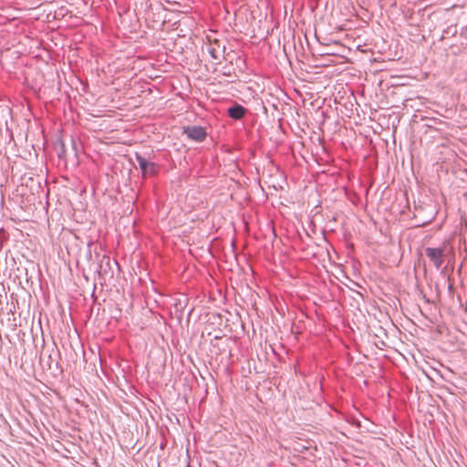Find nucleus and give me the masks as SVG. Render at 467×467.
<instances>
[{
  "label": "nucleus",
  "instance_id": "nucleus-7",
  "mask_svg": "<svg viewBox=\"0 0 467 467\" xmlns=\"http://www.w3.org/2000/svg\"><path fill=\"white\" fill-rule=\"evenodd\" d=\"M186 467H192L190 464H188Z\"/></svg>",
  "mask_w": 467,
  "mask_h": 467
},
{
  "label": "nucleus",
  "instance_id": "nucleus-2",
  "mask_svg": "<svg viewBox=\"0 0 467 467\" xmlns=\"http://www.w3.org/2000/svg\"><path fill=\"white\" fill-rule=\"evenodd\" d=\"M426 256L432 262L436 269H440L444 261V249L441 247H427Z\"/></svg>",
  "mask_w": 467,
  "mask_h": 467
},
{
  "label": "nucleus",
  "instance_id": "nucleus-4",
  "mask_svg": "<svg viewBox=\"0 0 467 467\" xmlns=\"http://www.w3.org/2000/svg\"><path fill=\"white\" fill-rule=\"evenodd\" d=\"M172 300H173L172 306L174 308V315L176 316L177 318L180 319L182 317L184 309L188 304V298L185 296L182 295L178 297H174Z\"/></svg>",
  "mask_w": 467,
  "mask_h": 467
},
{
  "label": "nucleus",
  "instance_id": "nucleus-3",
  "mask_svg": "<svg viewBox=\"0 0 467 467\" xmlns=\"http://www.w3.org/2000/svg\"><path fill=\"white\" fill-rule=\"evenodd\" d=\"M183 134H185L189 139L197 142L203 141L207 135L204 128L201 126L185 127L183 130Z\"/></svg>",
  "mask_w": 467,
  "mask_h": 467
},
{
  "label": "nucleus",
  "instance_id": "nucleus-1",
  "mask_svg": "<svg viewBox=\"0 0 467 467\" xmlns=\"http://www.w3.org/2000/svg\"><path fill=\"white\" fill-rule=\"evenodd\" d=\"M135 158L143 177L154 176L159 172V166L156 163L148 161L139 153H136Z\"/></svg>",
  "mask_w": 467,
  "mask_h": 467
},
{
  "label": "nucleus",
  "instance_id": "nucleus-5",
  "mask_svg": "<svg viewBox=\"0 0 467 467\" xmlns=\"http://www.w3.org/2000/svg\"><path fill=\"white\" fill-rule=\"evenodd\" d=\"M227 112L230 118L239 120L245 116L247 109L242 105L234 103L232 107L228 108Z\"/></svg>",
  "mask_w": 467,
  "mask_h": 467
},
{
  "label": "nucleus",
  "instance_id": "nucleus-6",
  "mask_svg": "<svg viewBox=\"0 0 467 467\" xmlns=\"http://www.w3.org/2000/svg\"><path fill=\"white\" fill-rule=\"evenodd\" d=\"M224 47H221L220 44L215 41L214 44H209L207 46V52L213 59L216 60L220 57L221 52L224 51Z\"/></svg>",
  "mask_w": 467,
  "mask_h": 467
}]
</instances>
